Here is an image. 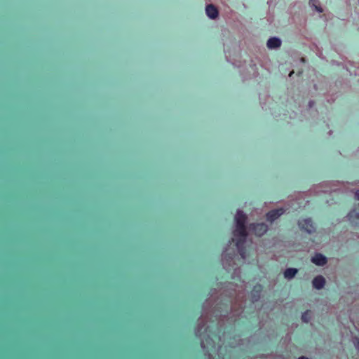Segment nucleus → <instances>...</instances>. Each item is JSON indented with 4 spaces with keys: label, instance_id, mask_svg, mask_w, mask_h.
Wrapping results in <instances>:
<instances>
[{
    "label": "nucleus",
    "instance_id": "f257e3e1",
    "mask_svg": "<svg viewBox=\"0 0 359 359\" xmlns=\"http://www.w3.org/2000/svg\"><path fill=\"white\" fill-rule=\"evenodd\" d=\"M233 236L239 237L236 239V245L241 257L245 259L246 257L245 243L248 236L245 225H236V228L233 231Z\"/></svg>",
    "mask_w": 359,
    "mask_h": 359
},
{
    "label": "nucleus",
    "instance_id": "f03ea898",
    "mask_svg": "<svg viewBox=\"0 0 359 359\" xmlns=\"http://www.w3.org/2000/svg\"><path fill=\"white\" fill-rule=\"evenodd\" d=\"M250 231L257 236H263L268 230V226L264 223L251 224Z\"/></svg>",
    "mask_w": 359,
    "mask_h": 359
},
{
    "label": "nucleus",
    "instance_id": "7ed1b4c3",
    "mask_svg": "<svg viewBox=\"0 0 359 359\" xmlns=\"http://www.w3.org/2000/svg\"><path fill=\"white\" fill-rule=\"evenodd\" d=\"M298 224L301 229L309 233L315 231L314 224L311 218L299 219Z\"/></svg>",
    "mask_w": 359,
    "mask_h": 359
},
{
    "label": "nucleus",
    "instance_id": "20e7f679",
    "mask_svg": "<svg viewBox=\"0 0 359 359\" xmlns=\"http://www.w3.org/2000/svg\"><path fill=\"white\" fill-rule=\"evenodd\" d=\"M348 217L350 222L355 225L359 224V204L348 212Z\"/></svg>",
    "mask_w": 359,
    "mask_h": 359
},
{
    "label": "nucleus",
    "instance_id": "39448f33",
    "mask_svg": "<svg viewBox=\"0 0 359 359\" xmlns=\"http://www.w3.org/2000/svg\"><path fill=\"white\" fill-rule=\"evenodd\" d=\"M284 212L285 210L283 208L272 210L266 214V219L269 222H273L281 216Z\"/></svg>",
    "mask_w": 359,
    "mask_h": 359
},
{
    "label": "nucleus",
    "instance_id": "423d86ee",
    "mask_svg": "<svg viewBox=\"0 0 359 359\" xmlns=\"http://www.w3.org/2000/svg\"><path fill=\"white\" fill-rule=\"evenodd\" d=\"M311 262L317 266H324L327 260L325 256L320 253H316L311 259Z\"/></svg>",
    "mask_w": 359,
    "mask_h": 359
},
{
    "label": "nucleus",
    "instance_id": "0eeeda50",
    "mask_svg": "<svg viewBox=\"0 0 359 359\" xmlns=\"http://www.w3.org/2000/svg\"><path fill=\"white\" fill-rule=\"evenodd\" d=\"M205 12H206V14L207 15L211 18V19H215L217 17L218 15V11L217 9V8L212 5V4H209L206 6V8H205Z\"/></svg>",
    "mask_w": 359,
    "mask_h": 359
},
{
    "label": "nucleus",
    "instance_id": "6e6552de",
    "mask_svg": "<svg viewBox=\"0 0 359 359\" xmlns=\"http://www.w3.org/2000/svg\"><path fill=\"white\" fill-rule=\"evenodd\" d=\"M312 283L315 288L320 290L324 287L325 280L322 276H318L313 278Z\"/></svg>",
    "mask_w": 359,
    "mask_h": 359
},
{
    "label": "nucleus",
    "instance_id": "1a4fd4ad",
    "mask_svg": "<svg viewBox=\"0 0 359 359\" xmlns=\"http://www.w3.org/2000/svg\"><path fill=\"white\" fill-rule=\"evenodd\" d=\"M247 217L241 210H238L235 217L236 225H245Z\"/></svg>",
    "mask_w": 359,
    "mask_h": 359
},
{
    "label": "nucleus",
    "instance_id": "9d476101",
    "mask_svg": "<svg viewBox=\"0 0 359 359\" xmlns=\"http://www.w3.org/2000/svg\"><path fill=\"white\" fill-rule=\"evenodd\" d=\"M281 45V41L277 37H271L267 41V47L269 48H276Z\"/></svg>",
    "mask_w": 359,
    "mask_h": 359
},
{
    "label": "nucleus",
    "instance_id": "9b49d317",
    "mask_svg": "<svg viewBox=\"0 0 359 359\" xmlns=\"http://www.w3.org/2000/svg\"><path fill=\"white\" fill-rule=\"evenodd\" d=\"M297 273V269L294 268H288L284 272V276L286 278H292Z\"/></svg>",
    "mask_w": 359,
    "mask_h": 359
},
{
    "label": "nucleus",
    "instance_id": "f8f14e48",
    "mask_svg": "<svg viewBox=\"0 0 359 359\" xmlns=\"http://www.w3.org/2000/svg\"><path fill=\"white\" fill-rule=\"evenodd\" d=\"M311 312L309 310L306 311L302 315V320L304 323H309L311 320Z\"/></svg>",
    "mask_w": 359,
    "mask_h": 359
},
{
    "label": "nucleus",
    "instance_id": "ddd939ff",
    "mask_svg": "<svg viewBox=\"0 0 359 359\" xmlns=\"http://www.w3.org/2000/svg\"><path fill=\"white\" fill-rule=\"evenodd\" d=\"M262 290V286L261 285H257L254 287L252 290V292L257 293V295L254 294L255 301H257V298L259 297V293Z\"/></svg>",
    "mask_w": 359,
    "mask_h": 359
},
{
    "label": "nucleus",
    "instance_id": "4468645a",
    "mask_svg": "<svg viewBox=\"0 0 359 359\" xmlns=\"http://www.w3.org/2000/svg\"><path fill=\"white\" fill-rule=\"evenodd\" d=\"M196 336H198V337H199V338L201 339V346H202L203 348H206V346H205V342H204L203 339H202V333H201V330H197V331L196 332Z\"/></svg>",
    "mask_w": 359,
    "mask_h": 359
},
{
    "label": "nucleus",
    "instance_id": "2eb2a0df",
    "mask_svg": "<svg viewBox=\"0 0 359 359\" xmlns=\"http://www.w3.org/2000/svg\"><path fill=\"white\" fill-rule=\"evenodd\" d=\"M353 343L355 348L359 351V338L355 337L353 340Z\"/></svg>",
    "mask_w": 359,
    "mask_h": 359
},
{
    "label": "nucleus",
    "instance_id": "dca6fc26",
    "mask_svg": "<svg viewBox=\"0 0 359 359\" xmlns=\"http://www.w3.org/2000/svg\"><path fill=\"white\" fill-rule=\"evenodd\" d=\"M210 341H212V339L210 337V336H208V338L205 339V341L208 344V345H212V343H210Z\"/></svg>",
    "mask_w": 359,
    "mask_h": 359
},
{
    "label": "nucleus",
    "instance_id": "f3484780",
    "mask_svg": "<svg viewBox=\"0 0 359 359\" xmlns=\"http://www.w3.org/2000/svg\"><path fill=\"white\" fill-rule=\"evenodd\" d=\"M315 8L319 13H322L323 12V9L320 7L318 6H315Z\"/></svg>",
    "mask_w": 359,
    "mask_h": 359
},
{
    "label": "nucleus",
    "instance_id": "a211bd4d",
    "mask_svg": "<svg viewBox=\"0 0 359 359\" xmlns=\"http://www.w3.org/2000/svg\"><path fill=\"white\" fill-rule=\"evenodd\" d=\"M355 197L359 200V190H358L355 194Z\"/></svg>",
    "mask_w": 359,
    "mask_h": 359
},
{
    "label": "nucleus",
    "instance_id": "6ab92c4d",
    "mask_svg": "<svg viewBox=\"0 0 359 359\" xmlns=\"http://www.w3.org/2000/svg\"><path fill=\"white\" fill-rule=\"evenodd\" d=\"M313 104H314V102L313 101H310L309 102V107H312Z\"/></svg>",
    "mask_w": 359,
    "mask_h": 359
},
{
    "label": "nucleus",
    "instance_id": "aec40b11",
    "mask_svg": "<svg viewBox=\"0 0 359 359\" xmlns=\"http://www.w3.org/2000/svg\"><path fill=\"white\" fill-rule=\"evenodd\" d=\"M294 73V71L290 72L289 74V76L292 77Z\"/></svg>",
    "mask_w": 359,
    "mask_h": 359
},
{
    "label": "nucleus",
    "instance_id": "412c9836",
    "mask_svg": "<svg viewBox=\"0 0 359 359\" xmlns=\"http://www.w3.org/2000/svg\"><path fill=\"white\" fill-rule=\"evenodd\" d=\"M298 359H309V358L305 356H301Z\"/></svg>",
    "mask_w": 359,
    "mask_h": 359
},
{
    "label": "nucleus",
    "instance_id": "4be33fe9",
    "mask_svg": "<svg viewBox=\"0 0 359 359\" xmlns=\"http://www.w3.org/2000/svg\"><path fill=\"white\" fill-rule=\"evenodd\" d=\"M208 330H209V327H206L205 328V332L207 333L208 332Z\"/></svg>",
    "mask_w": 359,
    "mask_h": 359
},
{
    "label": "nucleus",
    "instance_id": "5701e85b",
    "mask_svg": "<svg viewBox=\"0 0 359 359\" xmlns=\"http://www.w3.org/2000/svg\"><path fill=\"white\" fill-rule=\"evenodd\" d=\"M235 241V239L233 238H231V241H230V243H233Z\"/></svg>",
    "mask_w": 359,
    "mask_h": 359
}]
</instances>
